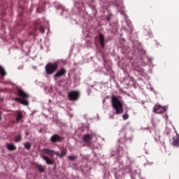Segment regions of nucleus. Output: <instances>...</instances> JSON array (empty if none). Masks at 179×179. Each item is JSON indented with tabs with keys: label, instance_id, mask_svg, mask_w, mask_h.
Segmentation results:
<instances>
[{
	"label": "nucleus",
	"instance_id": "nucleus-6",
	"mask_svg": "<svg viewBox=\"0 0 179 179\" xmlns=\"http://www.w3.org/2000/svg\"><path fill=\"white\" fill-rule=\"evenodd\" d=\"M79 92L77 91H72L68 93L69 100L76 101L79 99Z\"/></svg>",
	"mask_w": 179,
	"mask_h": 179
},
{
	"label": "nucleus",
	"instance_id": "nucleus-35",
	"mask_svg": "<svg viewBox=\"0 0 179 179\" xmlns=\"http://www.w3.org/2000/svg\"><path fill=\"white\" fill-rule=\"evenodd\" d=\"M18 69H23V66H20V67H18Z\"/></svg>",
	"mask_w": 179,
	"mask_h": 179
},
{
	"label": "nucleus",
	"instance_id": "nucleus-19",
	"mask_svg": "<svg viewBox=\"0 0 179 179\" xmlns=\"http://www.w3.org/2000/svg\"><path fill=\"white\" fill-rule=\"evenodd\" d=\"M0 75L3 76V78L8 75V73L5 71V68L2 66H0Z\"/></svg>",
	"mask_w": 179,
	"mask_h": 179
},
{
	"label": "nucleus",
	"instance_id": "nucleus-21",
	"mask_svg": "<svg viewBox=\"0 0 179 179\" xmlns=\"http://www.w3.org/2000/svg\"><path fill=\"white\" fill-rule=\"evenodd\" d=\"M24 148L27 149V150H30L31 149V143L29 142H26L24 143Z\"/></svg>",
	"mask_w": 179,
	"mask_h": 179
},
{
	"label": "nucleus",
	"instance_id": "nucleus-30",
	"mask_svg": "<svg viewBox=\"0 0 179 179\" xmlns=\"http://www.w3.org/2000/svg\"><path fill=\"white\" fill-rule=\"evenodd\" d=\"M146 59H148V62H152L153 61V59L152 57H146Z\"/></svg>",
	"mask_w": 179,
	"mask_h": 179
},
{
	"label": "nucleus",
	"instance_id": "nucleus-23",
	"mask_svg": "<svg viewBox=\"0 0 179 179\" xmlns=\"http://www.w3.org/2000/svg\"><path fill=\"white\" fill-rule=\"evenodd\" d=\"M68 159L69 160H71V162H73V160H75V159H78V157L77 156L71 155V156L68 157Z\"/></svg>",
	"mask_w": 179,
	"mask_h": 179
},
{
	"label": "nucleus",
	"instance_id": "nucleus-18",
	"mask_svg": "<svg viewBox=\"0 0 179 179\" xmlns=\"http://www.w3.org/2000/svg\"><path fill=\"white\" fill-rule=\"evenodd\" d=\"M35 166L37 167L39 173H44V171H45V168H44L41 164H35Z\"/></svg>",
	"mask_w": 179,
	"mask_h": 179
},
{
	"label": "nucleus",
	"instance_id": "nucleus-36",
	"mask_svg": "<svg viewBox=\"0 0 179 179\" xmlns=\"http://www.w3.org/2000/svg\"><path fill=\"white\" fill-rule=\"evenodd\" d=\"M37 12H39V13H41V11H40V8H37Z\"/></svg>",
	"mask_w": 179,
	"mask_h": 179
},
{
	"label": "nucleus",
	"instance_id": "nucleus-29",
	"mask_svg": "<svg viewBox=\"0 0 179 179\" xmlns=\"http://www.w3.org/2000/svg\"><path fill=\"white\" fill-rule=\"evenodd\" d=\"M153 164V162H149V161H147V163L145 164V166H152Z\"/></svg>",
	"mask_w": 179,
	"mask_h": 179
},
{
	"label": "nucleus",
	"instance_id": "nucleus-8",
	"mask_svg": "<svg viewBox=\"0 0 179 179\" xmlns=\"http://www.w3.org/2000/svg\"><path fill=\"white\" fill-rule=\"evenodd\" d=\"M62 138L58 134H54L51 136L50 141L52 143H57V142H61Z\"/></svg>",
	"mask_w": 179,
	"mask_h": 179
},
{
	"label": "nucleus",
	"instance_id": "nucleus-2",
	"mask_svg": "<svg viewBox=\"0 0 179 179\" xmlns=\"http://www.w3.org/2000/svg\"><path fill=\"white\" fill-rule=\"evenodd\" d=\"M17 93L18 96L22 98L15 97L14 99L15 101H16L17 103H20L21 104H22V106H29V101L27 100V99H29L30 96L20 88L17 89Z\"/></svg>",
	"mask_w": 179,
	"mask_h": 179
},
{
	"label": "nucleus",
	"instance_id": "nucleus-1",
	"mask_svg": "<svg viewBox=\"0 0 179 179\" xmlns=\"http://www.w3.org/2000/svg\"><path fill=\"white\" fill-rule=\"evenodd\" d=\"M111 103L113 110L115 111V114H122L124 113V101L121 98L115 96H111Z\"/></svg>",
	"mask_w": 179,
	"mask_h": 179
},
{
	"label": "nucleus",
	"instance_id": "nucleus-4",
	"mask_svg": "<svg viewBox=\"0 0 179 179\" xmlns=\"http://www.w3.org/2000/svg\"><path fill=\"white\" fill-rule=\"evenodd\" d=\"M53 6H55V8H57V13H59L61 16H63V17H68L69 16V12L68 11V10L65 9V8L61 6L59 3H53Z\"/></svg>",
	"mask_w": 179,
	"mask_h": 179
},
{
	"label": "nucleus",
	"instance_id": "nucleus-17",
	"mask_svg": "<svg viewBox=\"0 0 179 179\" xmlns=\"http://www.w3.org/2000/svg\"><path fill=\"white\" fill-rule=\"evenodd\" d=\"M6 149H8V150H16L17 148L16 145H15L14 144L12 143H8L6 145Z\"/></svg>",
	"mask_w": 179,
	"mask_h": 179
},
{
	"label": "nucleus",
	"instance_id": "nucleus-32",
	"mask_svg": "<svg viewBox=\"0 0 179 179\" xmlns=\"http://www.w3.org/2000/svg\"><path fill=\"white\" fill-rule=\"evenodd\" d=\"M92 90L90 89H88L87 90V94L88 96H90V93H91Z\"/></svg>",
	"mask_w": 179,
	"mask_h": 179
},
{
	"label": "nucleus",
	"instance_id": "nucleus-12",
	"mask_svg": "<svg viewBox=\"0 0 179 179\" xmlns=\"http://www.w3.org/2000/svg\"><path fill=\"white\" fill-rule=\"evenodd\" d=\"M172 146H174L175 148H179V136H177V137L173 138V142L171 143Z\"/></svg>",
	"mask_w": 179,
	"mask_h": 179
},
{
	"label": "nucleus",
	"instance_id": "nucleus-5",
	"mask_svg": "<svg viewBox=\"0 0 179 179\" xmlns=\"http://www.w3.org/2000/svg\"><path fill=\"white\" fill-rule=\"evenodd\" d=\"M45 69L47 75H52L58 69V63H48L45 66Z\"/></svg>",
	"mask_w": 179,
	"mask_h": 179
},
{
	"label": "nucleus",
	"instance_id": "nucleus-20",
	"mask_svg": "<svg viewBox=\"0 0 179 179\" xmlns=\"http://www.w3.org/2000/svg\"><path fill=\"white\" fill-rule=\"evenodd\" d=\"M43 151L45 152V153H47V155H50V156H54L55 155L54 150H50L48 148L43 149Z\"/></svg>",
	"mask_w": 179,
	"mask_h": 179
},
{
	"label": "nucleus",
	"instance_id": "nucleus-39",
	"mask_svg": "<svg viewBox=\"0 0 179 179\" xmlns=\"http://www.w3.org/2000/svg\"><path fill=\"white\" fill-rule=\"evenodd\" d=\"M103 101H106V99H103Z\"/></svg>",
	"mask_w": 179,
	"mask_h": 179
},
{
	"label": "nucleus",
	"instance_id": "nucleus-27",
	"mask_svg": "<svg viewBox=\"0 0 179 179\" xmlns=\"http://www.w3.org/2000/svg\"><path fill=\"white\" fill-rule=\"evenodd\" d=\"M39 31L42 34H44V27L40 26Z\"/></svg>",
	"mask_w": 179,
	"mask_h": 179
},
{
	"label": "nucleus",
	"instance_id": "nucleus-10",
	"mask_svg": "<svg viewBox=\"0 0 179 179\" xmlns=\"http://www.w3.org/2000/svg\"><path fill=\"white\" fill-rule=\"evenodd\" d=\"M124 153H125V150H124L122 146L119 145L117 150V156H118V157H122V156H124Z\"/></svg>",
	"mask_w": 179,
	"mask_h": 179
},
{
	"label": "nucleus",
	"instance_id": "nucleus-28",
	"mask_svg": "<svg viewBox=\"0 0 179 179\" xmlns=\"http://www.w3.org/2000/svg\"><path fill=\"white\" fill-rule=\"evenodd\" d=\"M161 111H162V113H163L164 111H167V107H166V106L162 107V108H161Z\"/></svg>",
	"mask_w": 179,
	"mask_h": 179
},
{
	"label": "nucleus",
	"instance_id": "nucleus-38",
	"mask_svg": "<svg viewBox=\"0 0 179 179\" xmlns=\"http://www.w3.org/2000/svg\"><path fill=\"white\" fill-rule=\"evenodd\" d=\"M1 112H0V120H1Z\"/></svg>",
	"mask_w": 179,
	"mask_h": 179
},
{
	"label": "nucleus",
	"instance_id": "nucleus-25",
	"mask_svg": "<svg viewBox=\"0 0 179 179\" xmlns=\"http://www.w3.org/2000/svg\"><path fill=\"white\" fill-rule=\"evenodd\" d=\"M128 118H129V115H128V113L122 115V120H127Z\"/></svg>",
	"mask_w": 179,
	"mask_h": 179
},
{
	"label": "nucleus",
	"instance_id": "nucleus-13",
	"mask_svg": "<svg viewBox=\"0 0 179 179\" xmlns=\"http://www.w3.org/2000/svg\"><path fill=\"white\" fill-rule=\"evenodd\" d=\"M154 110L157 114H163V111H162V106L156 105L154 107Z\"/></svg>",
	"mask_w": 179,
	"mask_h": 179
},
{
	"label": "nucleus",
	"instance_id": "nucleus-40",
	"mask_svg": "<svg viewBox=\"0 0 179 179\" xmlns=\"http://www.w3.org/2000/svg\"><path fill=\"white\" fill-rule=\"evenodd\" d=\"M38 24V22H36V24Z\"/></svg>",
	"mask_w": 179,
	"mask_h": 179
},
{
	"label": "nucleus",
	"instance_id": "nucleus-15",
	"mask_svg": "<svg viewBox=\"0 0 179 179\" xmlns=\"http://www.w3.org/2000/svg\"><path fill=\"white\" fill-rule=\"evenodd\" d=\"M83 141H84V142H86V143H89V142L92 141V136L89 134L84 135L83 137Z\"/></svg>",
	"mask_w": 179,
	"mask_h": 179
},
{
	"label": "nucleus",
	"instance_id": "nucleus-24",
	"mask_svg": "<svg viewBox=\"0 0 179 179\" xmlns=\"http://www.w3.org/2000/svg\"><path fill=\"white\" fill-rule=\"evenodd\" d=\"M113 17V14L110 13L108 15H106V20L107 22H110L111 20V18Z\"/></svg>",
	"mask_w": 179,
	"mask_h": 179
},
{
	"label": "nucleus",
	"instance_id": "nucleus-22",
	"mask_svg": "<svg viewBox=\"0 0 179 179\" xmlns=\"http://www.w3.org/2000/svg\"><path fill=\"white\" fill-rule=\"evenodd\" d=\"M14 142L19 143L22 142V135H17L15 138L14 139Z\"/></svg>",
	"mask_w": 179,
	"mask_h": 179
},
{
	"label": "nucleus",
	"instance_id": "nucleus-16",
	"mask_svg": "<svg viewBox=\"0 0 179 179\" xmlns=\"http://www.w3.org/2000/svg\"><path fill=\"white\" fill-rule=\"evenodd\" d=\"M42 159L46 162V164H54V162L47 156H42Z\"/></svg>",
	"mask_w": 179,
	"mask_h": 179
},
{
	"label": "nucleus",
	"instance_id": "nucleus-3",
	"mask_svg": "<svg viewBox=\"0 0 179 179\" xmlns=\"http://www.w3.org/2000/svg\"><path fill=\"white\" fill-rule=\"evenodd\" d=\"M117 10L121 13V15H123L124 19L129 29L130 33H132V29H134V26L132 25V22L128 20V16L126 15L125 11L124 10V6H117Z\"/></svg>",
	"mask_w": 179,
	"mask_h": 179
},
{
	"label": "nucleus",
	"instance_id": "nucleus-34",
	"mask_svg": "<svg viewBox=\"0 0 179 179\" xmlns=\"http://www.w3.org/2000/svg\"><path fill=\"white\" fill-rule=\"evenodd\" d=\"M92 9H93V10H95V12H97V10L95 8L94 6H92Z\"/></svg>",
	"mask_w": 179,
	"mask_h": 179
},
{
	"label": "nucleus",
	"instance_id": "nucleus-37",
	"mask_svg": "<svg viewBox=\"0 0 179 179\" xmlns=\"http://www.w3.org/2000/svg\"><path fill=\"white\" fill-rule=\"evenodd\" d=\"M148 36H150V37H152V34L151 33H148Z\"/></svg>",
	"mask_w": 179,
	"mask_h": 179
},
{
	"label": "nucleus",
	"instance_id": "nucleus-14",
	"mask_svg": "<svg viewBox=\"0 0 179 179\" xmlns=\"http://www.w3.org/2000/svg\"><path fill=\"white\" fill-rule=\"evenodd\" d=\"M15 113H18L15 121L17 122H19V121H21L23 119V114H22V112H20V110H16Z\"/></svg>",
	"mask_w": 179,
	"mask_h": 179
},
{
	"label": "nucleus",
	"instance_id": "nucleus-26",
	"mask_svg": "<svg viewBox=\"0 0 179 179\" xmlns=\"http://www.w3.org/2000/svg\"><path fill=\"white\" fill-rule=\"evenodd\" d=\"M66 155V150L65 148L61 149V156H65Z\"/></svg>",
	"mask_w": 179,
	"mask_h": 179
},
{
	"label": "nucleus",
	"instance_id": "nucleus-33",
	"mask_svg": "<svg viewBox=\"0 0 179 179\" xmlns=\"http://www.w3.org/2000/svg\"><path fill=\"white\" fill-rule=\"evenodd\" d=\"M164 118H165L166 121H167L168 118H169V115H165L164 116H163Z\"/></svg>",
	"mask_w": 179,
	"mask_h": 179
},
{
	"label": "nucleus",
	"instance_id": "nucleus-7",
	"mask_svg": "<svg viewBox=\"0 0 179 179\" xmlns=\"http://www.w3.org/2000/svg\"><path fill=\"white\" fill-rule=\"evenodd\" d=\"M65 73H66V69H65V68L59 69L54 75L53 78L55 80H57V78H62V76H64Z\"/></svg>",
	"mask_w": 179,
	"mask_h": 179
},
{
	"label": "nucleus",
	"instance_id": "nucleus-31",
	"mask_svg": "<svg viewBox=\"0 0 179 179\" xmlns=\"http://www.w3.org/2000/svg\"><path fill=\"white\" fill-rule=\"evenodd\" d=\"M105 71H106V75H108V72H110V69L105 68Z\"/></svg>",
	"mask_w": 179,
	"mask_h": 179
},
{
	"label": "nucleus",
	"instance_id": "nucleus-9",
	"mask_svg": "<svg viewBox=\"0 0 179 179\" xmlns=\"http://www.w3.org/2000/svg\"><path fill=\"white\" fill-rule=\"evenodd\" d=\"M99 41L101 47H102V48H104L106 45V38H104V35L103 34H99Z\"/></svg>",
	"mask_w": 179,
	"mask_h": 179
},
{
	"label": "nucleus",
	"instance_id": "nucleus-11",
	"mask_svg": "<svg viewBox=\"0 0 179 179\" xmlns=\"http://www.w3.org/2000/svg\"><path fill=\"white\" fill-rule=\"evenodd\" d=\"M80 1L83 0H74V6H76V8H78V9L83 8V1Z\"/></svg>",
	"mask_w": 179,
	"mask_h": 179
}]
</instances>
